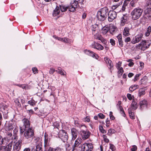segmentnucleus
<instances>
[{
	"label": "nucleus",
	"mask_w": 151,
	"mask_h": 151,
	"mask_svg": "<svg viewBox=\"0 0 151 151\" xmlns=\"http://www.w3.org/2000/svg\"><path fill=\"white\" fill-rule=\"evenodd\" d=\"M151 32V27L149 26L147 29L145 33V35L146 37H148L150 35Z\"/></svg>",
	"instance_id": "obj_34"
},
{
	"label": "nucleus",
	"mask_w": 151,
	"mask_h": 151,
	"mask_svg": "<svg viewBox=\"0 0 151 151\" xmlns=\"http://www.w3.org/2000/svg\"><path fill=\"white\" fill-rule=\"evenodd\" d=\"M53 37L59 41L63 42H68L69 41V39L65 38H61L56 36H54Z\"/></svg>",
	"instance_id": "obj_21"
},
{
	"label": "nucleus",
	"mask_w": 151,
	"mask_h": 151,
	"mask_svg": "<svg viewBox=\"0 0 151 151\" xmlns=\"http://www.w3.org/2000/svg\"><path fill=\"white\" fill-rule=\"evenodd\" d=\"M38 149H39V150L38 151H43L42 148V145L41 144L40 145V144H38Z\"/></svg>",
	"instance_id": "obj_63"
},
{
	"label": "nucleus",
	"mask_w": 151,
	"mask_h": 151,
	"mask_svg": "<svg viewBox=\"0 0 151 151\" xmlns=\"http://www.w3.org/2000/svg\"><path fill=\"white\" fill-rule=\"evenodd\" d=\"M131 108L132 109L135 110L137 108V103L134 100H133L131 104Z\"/></svg>",
	"instance_id": "obj_31"
},
{
	"label": "nucleus",
	"mask_w": 151,
	"mask_h": 151,
	"mask_svg": "<svg viewBox=\"0 0 151 151\" xmlns=\"http://www.w3.org/2000/svg\"><path fill=\"white\" fill-rule=\"evenodd\" d=\"M99 129L102 133H106V131L104 129L102 126H100Z\"/></svg>",
	"instance_id": "obj_46"
},
{
	"label": "nucleus",
	"mask_w": 151,
	"mask_h": 151,
	"mask_svg": "<svg viewBox=\"0 0 151 151\" xmlns=\"http://www.w3.org/2000/svg\"><path fill=\"white\" fill-rule=\"evenodd\" d=\"M117 38L118 40V42L119 47H122L123 46V42L122 39L121 35H119L117 36Z\"/></svg>",
	"instance_id": "obj_24"
},
{
	"label": "nucleus",
	"mask_w": 151,
	"mask_h": 151,
	"mask_svg": "<svg viewBox=\"0 0 151 151\" xmlns=\"http://www.w3.org/2000/svg\"><path fill=\"white\" fill-rule=\"evenodd\" d=\"M80 133L82 139L84 140L88 139L91 134V132L87 129L86 130H81Z\"/></svg>",
	"instance_id": "obj_7"
},
{
	"label": "nucleus",
	"mask_w": 151,
	"mask_h": 151,
	"mask_svg": "<svg viewBox=\"0 0 151 151\" xmlns=\"http://www.w3.org/2000/svg\"><path fill=\"white\" fill-rule=\"evenodd\" d=\"M140 75V74H137L135 76L134 80V81H136L138 79V78Z\"/></svg>",
	"instance_id": "obj_57"
},
{
	"label": "nucleus",
	"mask_w": 151,
	"mask_h": 151,
	"mask_svg": "<svg viewBox=\"0 0 151 151\" xmlns=\"http://www.w3.org/2000/svg\"><path fill=\"white\" fill-rule=\"evenodd\" d=\"M147 101L145 99L141 101L140 102V106L141 109H143L145 107H147Z\"/></svg>",
	"instance_id": "obj_19"
},
{
	"label": "nucleus",
	"mask_w": 151,
	"mask_h": 151,
	"mask_svg": "<svg viewBox=\"0 0 151 151\" xmlns=\"http://www.w3.org/2000/svg\"><path fill=\"white\" fill-rule=\"evenodd\" d=\"M94 37L96 40H100L103 43H105L106 41V40L99 33H96V35H95Z\"/></svg>",
	"instance_id": "obj_17"
},
{
	"label": "nucleus",
	"mask_w": 151,
	"mask_h": 151,
	"mask_svg": "<svg viewBox=\"0 0 151 151\" xmlns=\"http://www.w3.org/2000/svg\"><path fill=\"white\" fill-rule=\"evenodd\" d=\"M93 148V145L91 143H85L82 145L81 148L82 151H92Z\"/></svg>",
	"instance_id": "obj_4"
},
{
	"label": "nucleus",
	"mask_w": 151,
	"mask_h": 151,
	"mask_svg": "<svg viewBox=\"0 0 151 151\" xmlns=\"http://www.w3.org/2000/svg\"><path fill=\"white\" fill-rule=\"evenodd\" d=\"M24 136L26 139L30 138L34 135V132L32 128L24 129Z\"/></svg>",
	"instance_id": "obj_6"
},
{
	"label": "nucleus",
	"mask_w": 151,
	"mask_h": 151,
	"mask_svg": "<svg viewBox=\"0 0 151 151\" xmlns=\"http://www.w3.org/2000/svg\"><path fill=\"white\" fill-rule=\"evenodd\" d=\"M98 116L101 119H104L105 116L102 114L101 113H100L98 115Z\"/></svg>",
	"instance_id": "obj_55"
},
{
	"label": "nucleus",
	"mask_w": 151,
	"mask_h": 151,
	"mask_svg": "<svg viewBox=\"0 0 151 151\" xmlns=\"http://www.w3.org/2000/svg\"><path fill=\"white\" fill-rule=\"evenodd\" d=\"M60 12L59 8L58 6H57L54 10L52 13L53 16L55 17L58 15Z\"/></svg>",
	"instance_id": "obj_25"
},
{
	"label": "nucleus",
	"mask_w": 151,
	"mask_h": 151,
	"mask_svg": "<svg viewBox=\"0 0 151 151\" xmlns=\"http://www.w3.org/2000/svg\"><path fill=\"white\" fill-rule=\"evenodd\" d=\"M109 9L107 7H104L100 9L97 12V17L98 20L101 21H103L107 18Z\"/></svg>",
	"instance_id": "obj_1"
},
{
	"label": "nucleus",
	"mask_w": 151,
	"mask_h": 151,
	"mask_svg": "<svg viewBox=\"0 0 151 151\" xmlns=\"http://www.w3.org/2000/svg\"><path fill=\"white\" fill-rule=\"evenodd\" d=\"M139 86L137 85H134L131 86L129 89L130 92H132V91L138 88Z\"/></svg>",
	"instance_id": "obj_30"
},
{
	"label": "nucleus",
	"mask_w": 151,
	"mask_h": 151,
	"mask_svg": "<svg viewBox=\"0 0 151 151\" xmlns=\"http://www.w3.org/2000/svg\"><path fill=\"white\" fill-rule=\"evenodd\" d=\"M71 134L72 135V140H74L77 137L78 135V131L74 128H73L71 130Z\"/></svg>",
	"instance_id": "obj_15"
},
{
	"label": "nucleus",
	"mask_w": 151,
	"mask_h": 151,
	"mask_svg": "<svg viewBox=\"0 0 151 151\" xmlns=\"http://www.w3.org/2000/svg\"><path fill=\"white\" fill-rule=\"evenodd\" d=\"M32 70L33 71V72L34 74H36L37 73H38V70L37 68H36L35 67L32 68Z\"/></svg>",
	"instance_id": "obj_53"
},
{
	"label": "nucleus",
	"mask_w": 151,
	"mask_h": 151,
	"mask_svg": "<svg viewBox=\"0 0 151 151\" xmlns=\"http://www.w3.org/2000/svg\"><path fill=\"white\" fill-rule=\"evenodd\" d=\"M147 81V78L146 77H145L142 79L140 81L141 84L145 85Z\"/></svg>",
	"instance_id": "obj_36"
},
{
	"label": "nucleus",
	"mask_w": 151,
	"mask_h": 151,
	"mask_svg": "<svg viewBox=\"0 0 151 151\" xmlns=\"http://www.w3.org/2000/svg\"><path fill=\"white\" fill-rule=\"evenodd\" d=\"M108 20L109 22H112L113 20L115 19L117 16V14L116 12L114 11H110L108 13Z\"/></svg>",
	"instance_id": "obj_9"
},
{
	"label": "nucleus",
	"mask_w": 151,
	"mask_h": 151,
	"mask_svg": "<svg viewBox=\"0 0 151 151\" xmlns=\"http://www.w3.org/2000/svg\"><path fill=\"white\" fill-rule=\"evenodd\" d=\"M60 9L62 12H64L66 11L68 9V7H65L63 5L60 6Z\"/></svg>",
	"instance_id": "obj_38"
},
{
	"label": "nucleus",
	"mask_w": 151,
	"mask_h": 151,
	"mask_svg": "<svg viewBox=\"0 0 151 151\" xmlns=\"http://www.w3.org/2000/svg\"><path fill=\"white\" fill-rule=\"evenodd\" d=\"M12 147V144L9 143L6 146H1L0 147V150L2 151H11Z\"/></svg>",
	"instance_id": "obj_13"
},
{
	"label": "nucleus",
	"mask_w": 151,
	"mask_h": 151,
	"mask_svg": "<svg viewBox=\"0 0 151 151\" xmlns=\"http://www.w3.org/2000/svg\"><path fill=\"white\" fill-rule=\"evenodd\" d=\"M38 147V145H36L35 147L32 146L31 151H37V149ZM30 149L29 148H25L23 151H30Z\"/></svg>",
	"instance_id": "obj_28"
},
{
	"label": "nucleus",
	"mask_w": 151,
	"mask_h": 151,
	"mask_svg": "<svg viewBox=\"0 0 151 151\" xmlns=\"http://www.w3.org/2000/svg\"><path fill=\"white\" fill-rule=\"evenodd\" d=\"M103 137L104 138V141L106 143H108L109 142V140L108 138H107V137L105 134L103 135Z\"/></svg>",
	"instance_id": "obj_42"
},
{
	"label": "nucleus",
	"mask_w": 151,
	"mask_h": 151,
	"mask_svg": "<svg viewBox=\"0 0 151 151\" xmlns=\"http://www.w3.org/2000/svg\"><path fill=\"white\" fill-rule=\"evenodd\" d=\"M104 60L106 63L107 64V65L109 69L111 70V69H113V65L112 61L107 58H105Z\"/></svg>",
	"instance_id": "obj_12"
},
{
	"label": "nucleus",
	"mask_w": 151,
	"mask_h": 151,
	"mask_svg": "<svg viewBox=\"0 0 151 151\" xmlns=\"http://www.w3.org/2000/svg\"><path fill=\"white\" fill-rule=\"evenodd\" d=\"M79 6L78 2L77 1H75L72 3L71 4L68 6V9L70 12H73Z\"/></svg>",
	"instance_id": "obj_8"
},
{
	"label": "nucleus",
	"mask_w": 151,
	"mask_h": 151,
	"mask_svg": "<svg viewBox=\"0 0 151 151\" xmlns=\"http://www.w3.org/2000/svg\"><path fill=\"white\" fill-rule=\"evenodd\" d=\"M146 41L145 40L142 41L141 42L140 44L142 45V47H145L146 45Z\"/></svg>",
	"instance_id": "obj_54"
},
{
	"label": "nucleus",
	"mask_w": 151,
	"mask_h": 151,
	"mask_svg": "<svg viewBox=\"0 0 151 151\" xmlns=\"http://www.w3.org/2000/svg\"><path fill=\"white\" fill-rule=\"evenodd\" d=\"M14 102L15 104L19 107L21 106V104L19 102V99H17L14 101Z\"/></svg>",
	"instance_id": "obj_48"
},
{
	"label": "nucleus",
	"mask_w": 151,
	"mask_h": 151,
	"mask_svg": "<svg viewBox=\"0 0 151 151\" xmlns=\"http://www.w3.org/2000/svg\"><path fill=\"white\" fill-rule=\"evenodd\" d=\"M127 17L125 15H123L121 18L120 25L122 26L124 25L125 23L127 21Z\"/></svg>",
	"instance_id": "obj_27"
},
{
	"label": "nucleus",
	"mask_w": 151,
	"mask_h": 151,
	"mask_svg": "<svg viewBox=\"0 0 151 151\" xmlns=\"http://www.w3.org/2000/svg\"><path fill=\"white\" fill-rule=\"evenodd\" d=\"M45 140H44V146L46 147L48 145V138H47L45 136Z\"/></svg>",
	"instance_id": "obj_43"
},
{
	"label": "nucleus",
	"mask_w": 151,
	"mask_h": 151,
	"mask_svg": "<svg viewBox=\"0 0 151 151\" xmlns=\"http://www.w3.org/2000/svg\"><path fill=\"white\" fill-rule=\"evenodd\" d=\"M28 103L30 105L33 106L35 104L34 100H30L28 101Z\"/></svg>",
	"instance_id": "obj_44"
},
{
	"label": "nucleus",
	"mask_w": 151,
	"mask_h": 151,
	"mask_svg": "<svg viewBox=\"0 0 151 151\" xmlns=\"http://www.w3.org/2000/svg\"><path fill=\"white\" fill-rule=\"evenodd\" d=\"M56 70L54 69L50 68L49 72V73L51 75L53 74L54 72L56 71Z\"/></svg>",
	"instance_id": "obj_56"
},
{
	"label": "nucleus",
	"mask_w": 151,
	"mask_h": 151,
	"mask_svg": "<svg viewBox=\"0 0 151 151\" xmlns=\"http://www.w3.org/2000/svg\"><path fill=\"white\" fill-rule=\"evenodd\" d=\"M127 96L129 100H131L132 99V96L131 94L129 93L127 94Z\"/></svg>",
	"instance_id": "obj_59"
},
{
	"label": "nucleus",
	"mask_w": 151,
	"mask_h": 151,
	"mask_svg": "<svg viewBox=\"0 0 151 151\" xmlns=\"http://www.w3.org/2000/svg\"><path fill=\"white\" fill-rule=\"evenodd\" d=\"M17 86L22 88L23 89H26L27 87V85L23 84H17Z\"/></svg>",
	"instance_id": "obj_47"
},
{
	"label": "nucleus",
	"mask_w": 151,
	"mask_h": 151,
	"mask_svg": "<svg viewBox=\"0 0 151 151\" xmlns=\"http://www.w3.org/2000/svg\"><path fill=\"white\" fill-rule=\"evenodd\" d=\"M143 9L139 7L134 9L131 13L132 18L133 20H135L139 19L141 16Z\"/></svg>",
	"instance_id": "obj_2"
},
{
	"label": "nucleus",
	"mask_w": 151,
	"mask_h": 151,
	"mask_svg": "<svg viewBox=\"0 0 151 151\" xmlns=\"http://www.w3.org/2000/svg\"><path fill=\"white\" fill-rule=\"evenodd\" d=\"M143 34L142 33H140L136 36L131 41V42L133 44H135L139 42L141 40L143 37Z\"/></svg>",
	"instance_id": "obj_11"
},
{
	"label": "nucleus",
	"mask_w": 151,
	"mask_h": 151,
	"mask_svg": "<svg viewBox=\"0 0 151 151\" xmlns=\"http://www.w3.org/2000/svg\"><path fill=\"white\" fill-rule=\"evenodd\" d=\"M10 131H9V132H8L7 133V135L9 139H11L13 140V139H16V134H15L13 136L12 135V133L11 132H10Z\"/></svg>",
	"instance_id": "obj_26"
},
{
	"label": "nucleus",
	"mask_w": 151,
	"mask_h": 151,
	"mask_svg": "<svg viewBox=\"0 0 151 151\" xmlns=\"http://www.w3.org/2000/svg\"><path fill=\"white\" fill-rule=\"evenodd\" d=\"M14 127L12 124L11 123H9L7 124H6L5 127V129L6 131H10Z\"/></svg>",
	"instance_id": "obj_22"
},
{
	"label": "nucleus",
	"mask_w": 151,
	"mask_h": 151,
	"mask_svg": "<svg viewBox=\"0 0 151 151\" xmlns=\"http://www.w3.org/2000/svg\"><path fill=\"white\" fill-rule=\"evenodd\" d=\"M115 27L114 26H110L109 27V31L110 33L112 34L115 31Z\"/></svg>",
	"instance_id": "obj_39"
},
{
	"label": "nucleus",
	"mask_w": 151,
	"mask_h": 151,
	"mask_svg": "<svg viewBox=\"0 0 151 151\" xmlns=\"http://www.w3.org/2000/svg\"><path fill=\"white\" fill-rule=\"evenodd\" d=\"M145 93V90L144 88H140L139 91L138 96L139 97L144 95Z\"/></svg>",
	"instance_id": "obj_33"
},
{
	"label": "nucleus",
	"mask_w": 151,
	"mask_h": 151,
	"mask_svg": "<svg viewBox=\"0 0 151 151\" xmlns=\"http://www.w3.org/2000/svg\"><path fill=\"white\" fill-rule=\"evenodd\" d=\"M112 114L113 113L112 112L110 111L109 113V116L110 119H111L112 120H113L115 119V117L112 115Z\"/></svg>",
	"instance_id": "obj_51"
},
{
	"label": "nucleus",
	"mask_w": 151,
	"mask_h": 151,
	"mask_svg": "<svg viewBox=\"0 0 151 151\" xmlns=\"http://www.w3.org/2000/svg\"><path fill=\"white\" fill-rule=\"evenodd\" d=\"M54 151H63V150L60 148H57L56 149H54Z\"/></svg>",
	"instance_id": "obj_64"
},
{
	"label": "nucleus",
	"mask_w": 151,
	"mask_h": 151,
	"mask_svg": "<svg viewBox=\"0 0 151 151\" xmlns=\"http://www.w3.org/2000/svg\"><path fill=\"white\" fill-rule=\"evenodd\" d=\"M146 7L149 8V10L151 11V0H148L147 1V6Z\"/></svg>",
	"instance_id": "obj_40"
},
{
	"label": "nucleus",
	"mask_w": 151,
	"mask_h": 151,
	"mask_svg": "<svg viewBox=\"0 0 151 151\" xmlns=\"http://www.w3.org/2000/svg\"><path fill=\"white\" fill-rule=\"evenodd\" d=\"M130 29L128 27H126L123 32V35L125 36H127L130 35L129 33Z\"/></svg>",
	"instance_id": "obj_20"
},
{
	"label": "nucleus",
	"mask_w": 151,
	"mask_h": 151,
	"mask_svg": "<svg viewBox=\"0 0 151 151\" xmlns=\"http://www.w3.org/2000/svg\"><path fill=\"white\" fill-rule=\"evenodd\" d=\"M124 41L126 42H128L131 41V38L129 37H127L125 38Z\"/></svg>",
	"instance_id": "obj_60"
},
{
	"label": "nucleus",
	"mask_w": 151,
	"mask_h": 151,
	"mask_svg": "<svg viewBox=\"0 0 151 151\" xmlns=\"http://www.w3.org/2000/svg\"><path fill=\"white\" fill-rule=\"evenodd\" d=\"M65 149L66 150L70 151L71 150V147L69 144H67L65 145Z\"/></svg>",
	"instance_id": "obj_45"
},
{
	"label": "nucleus",
	"mask_w": 151,
	"mask_h": 151,
	"mask_svg": "<svg viewBox=\"0 0 151 151\" xmlns=\"http://www.w3.org/2000/svg\"><path fill=\"white\" fill-rule=\"evenodd\" d=\"M84 121L85 122H89L90 121V119L88 116H87L84 119Z\"/></svg>",
	"instance_id": "obj_62"
},
{
	"label": "nucleus",
	"mask_w": 151,
	"mask_h": 151,
	"mask_svg": "<svg viewBox=\"0 0 151 151\" xmlns=\"http://www.w3.org/2000/svg\"><path fill=\"white\" fill-rule=\"evenodd\" d=\"M151 11L149 10V8H147V7H146V9L145 11V14H147V13H150L151 12Z\"/></svg>",
	"instance_id": "obj_61"
},
{
	"label": "nucleus",
	"mask_w": 151,
	"mask_h": 151,
	"mask_svg": "<svg viewBox=\"0 0 151 151\" xmlns=\"http://www.w3.org/2000/svg\"><path fill=\"white\" fill-rule=\"evenodd\" d=\"M85 52L90 56L96 59H97L99 58L98 55L92 51L90 50H85Z\"/></svg>",
	"instance_id": "obj_16"
},
{
	"label": "nucleus",
	"mask_w": 151,
	"mask_h": 151,
	"mask_svg": "<svg viewBox=\"0 0 151 151\" xmlns=\"http://www.w3.org/2000/svg\"><path fill=\"white\" fill-rule=\"evenodd\" d=\"M137 4V0H132L131 1L129 4L130 6L134 7L136 6Z\"/></svg>",
	"instance_id": "obj_35"
},
{
	"label": "nucleus",
	"mask_w": 151,
	"mask_h": 151,
	"mask_svg": "<svg viewBox=\"0 0 151 151\" xmlns=\"http://www.w3.org/2000/svg\"><path fill=\"white\" fill-rule=\"evenodd\" d=\"M132 148L131 149V151H136L137 149V147L136 146L133 145L132 146Z\"/></svg>",
	"instance_id": "obj_52"
},
{
	"label": "nucleus",
	"mask_w": 151,
	"mask_h": 151,
	"mask_svg": "<svg viewBox=\"0 0 151 151\" xmlns=\"http://www.w3.org/2000/svg\"><path fill=\"white\" fill-rule=\"evenodd\" d=\"M118 70V73L119 76H121L123 73L124 70L122 67L119 68Z\"/></svg>",
	"instance_id": "obj_41"
},
{
	"label": "nucleus",
	"mask_w": 151,
	"mask_h": 151,
	"mask_svg": "<svg viewBox=\"0 0 151 151\" xmlns=\"http://www.w3.org/2000/svg\"><path fill=\"white\" fill-rule=\"evenodd\" d=\"M56 72L59 74H60L61 75L63 76H65V72L60 67H58V70H56Z\"/></svg>",
	"instance_id": "obj_32"
},
{
	"label": "nucleus",
	"mask_w": 151,
	"mask_h": 151,
	"mask_svg": "<svg viewBox=\"0 0 151 151\" xmlns=\"http://www.w3.org/2000/svg\"><path fill=\"white\" fill-rule=\"evenodd\" d=\"M122 65V62L120 61H119L118 62V63L116 64V68L118 69H119L120 68V67Z\"/></svg>",
	"instance_id": "obj_50"
},
{
	"label": "nucleus",
	"mask_w": 151,
	"mask_h": 151,
	"mask_svg": "<svg viewBox=\"0 0 151 151\" xmlns=\"http://www.w3.org/2000/svg\"><path fill=\"white\" fill-rule=\"evenodd\" d=\"M81 138H78L75 140L74 144L72 146V151H78L82 147L81 142Z\"/></svg>",
	"instance_id": "obj_3"
},
{
	"label": "nucleus",
	"mask_w": 151,
	"mask_h": 151,
	"mask_svg": "<svg viewBox=\"0 0 151 151\" xmlns=\"http://www.w3.org/2000/svg\"><path fill=\"white\" fill-rule=\"evenodd\" d=\"M127 5V4L125 3V1H124V4L122 6V9L123 11H124L126 9V6Z\"/></svg>",
	"instance_id": "obj_58"
},
{
	"label": "nucleus",
	"mask_w": 151,
	"mask_h": 151,
	"mask_svg": "<svg viewBox=\"0 0 151 151\" xmlns=\"http://www.w3.org/2000/svg\"><path fill=\"white\" fill-rule=\"evenodd\" d=\"M22 121L24 123V129L30 128L29 127L30 125L29 121L27 119L24 118Z\"/></svg>",
	"instance_id": "obj_18"
},
{
	"label": "nucleus",
	"mask_w": 151,
	"mask_h": 151,
	"mask_svg": "<svg viewBox=\"0 0 151 151\" xmlns=\"http://www.w3.org/2000/svg\"><path fill=\"white\" fill-rule=\"evenodd\" d=\"M110 42L112 45L114 46L115 45V41L113 39H110Z\"/></svg>",
	"instance_id": "obj_49"
},
{
	"label": "nucleus",
	"mask_w": 151,
	"mask_h": 151,
	"mask_svg": "<svg viewBox=\"0 0 151 151\" xmlns=\"http://www.w3.org/2000/svg\"><path fill=\"white\" fill-rule=\"evenodd\" d=\"M59 137L64 142L67 141L68 139V136L67 133L64 130L60 131L58 133Z\"/></svg>",
	"instance_id": "obj_5"
},
{
	"label": "nucleus",
	"mask_w": 151,
	"mask_h": 151,
	"mask_svg": "<svg viewBox=\"0 0 151 151\" xmlns=\"http://www.w3.org/2000/svg\"><path fill=\"white\" fill-rule=\"evenodd\" d=\"M109 29V27L107 26L106 25L102 28L101 29V33L104 35H105L108 32Z\"/></svg>",
	"instance_id": "obj_23"
},
{
	"label": "nucleus",
	"mask_w": 151,
	"mask_h": 151,
	"mask_svg": "<svg viewBox=\"0 0 151 151\" xmlns=\"http://www.w3.org/2000/svg\"><path fill=\"white\" fill-rule=\"evenodd\" d=\"M22 140V139L21 138L19 139L18 142L15 143L13 146L14 151H19V150L21 148Z\"/></svg>",
	"instance_id": "obj_10"
},
{
	"label": "nucleus",
	"mask_w": 151,
	"mask_h": 151,
	"mask_svg": "<svg viewBox=\"0 0 151 151\" xmlns=\"http://www.w3.org/2000/svg\"><path fill=\"white\" fill-rule=\"evenodd\" d=\"M7 139V138L4 137L3 138L0 135V145L5 144Z\"/></svg>",
	"instance_id": "obj_29"
},
{
	"label": "nucleus",
	"mask_w": 151,
	"mask_h": 151,
	"mask_svg": "<svg viewBox=\"0 0 151 151\" xmlns=\"http://www.w3.org/2000/svg\"><path fill=\"white\" fill-rule=\"evenodd\" d=\"M129 115L130 118L134 119L135 118V116L134 112H132L131 110H129L128 111Z\"/></svg>",
	"instance_id": "obj_37"
},
{
	"label": "nucleus",
	"mask_w": 151,
	"mask_h": 151,
	"mask_svg": "<svg viewBox=\"0 0 151 151\" xmlns=\"http://www.w3.org/2000/svg\"><path fill=\"white\" fill-rule=\"evenodd\" d=\"M92 47L99 50H102L104 49V47L103 46L96 42H94V43L92 45Z\"/></svg>",
	"instance_id": "obj_14"
}]
</instances>
